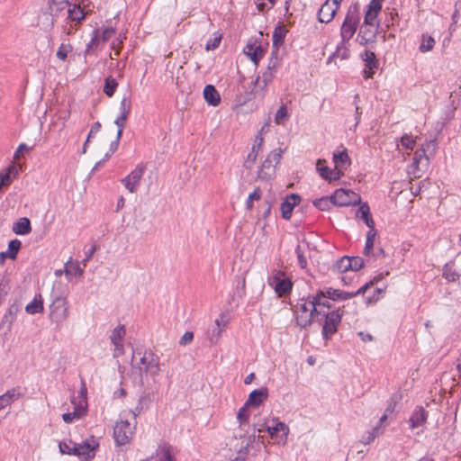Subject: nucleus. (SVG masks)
I'll list each match as a JSON object with an SVG mask.
<instances>
[{"mask_svg": "<svg viewBox=\"0 0 461 461\" xmlns=\"http://www.w3.org/2000/svg\"><path fill=\"white\" fill-rule=\"evenodd\" d=\"M136 355H140V361L133 364V366L139 370L140 375H149L156 376L160 373L159 357L151 350H145L143 353L140 351L134 352L131 361L133 362Z\"/></svg>", "mask_w": 461, "mask_h": 461, "instance_id": "nucleus-1", "label": "nucleus"}, {"mask_svg": "<svg viewBox=\"0 0 461 461\" xmlns=\"http://www.w3.org/2000/svg\"><path fill=\"white\" fill-rule=\"evenodd\" d=\"M361 19L357 4L351 5L346 14L340 27V37L344 42H348L356 33Z\"/></svg>", "mask_w": 461, "mask_h": 461, "instance_id": "nucleus-2", "label": "nucleus"}, {"mask_svg": "<svg viewBox=\"0 0 461 461\" xmlns=\"http://www.w3.org/2000/svg\"><path fill=\"white\" fill-rule=\"evenodd\" d=\"M258 432L267 431L275 444L285 445L289 434V427L277 418L272 420V423L265 422L261 428L258 429Z\"/></svg>", "mask_w": 461, "mask_h": 461, "instance_id": "nucleus-3", "label": "nucleus"}, {"mask_svg": "<svg viewBox=\"0 0 461 461\" xmlns=\"http://www.w3.org/2000/svg\"><path fill=\"white\" fill-rule=\"evenodd\" d=\"M312 295L307 299L301 298L296 304V323L301 328H307L316 321L315 315L312 314Z\"/></svg>", "mask_w": 461, "mask_h": 461, "instance_id": "nucleus-4", "label": "nucleus"}, {"mask_svg": "<svg viewBox=\"0 0 461 461\" xmlns=\"http://www.w3.org/2000/svg\"><path fill=\"white\" fill-rule=\"evenodd\" d=\"M318 322L324 320L321 330L322 338L325 340H329L338 330V326L342 319V312L340 309L323 312L322 316H320Z\"/></svg>", "mask_w": 461, "mask_h": 461, "instance_id": "nucleus-5", "label": "nucleus"}, {"mask_svg": "<svg viewBox=\"0 0 461 461\" xmlns=\"http://www.w3.org/2000/svg\"><path fill=\"white\" fill-rule=\"evenodd\" d=\"M268 285L274 288L279 297L289 294L293 288V283L282 270L274 269L267 279Z\"/></svg>", "mask_w": 461, "mask_h": 461, "instance_id": "nucleus-6", "label": "nucleus"}, {"mask_svg": "<svg viewBox=\"0 0 461 461\" xmlns=\"http://www.w3.org/2000/svg\"><path fill=\"white\" fill-rule=\"evenodd\" d=\"M233 438H234V440H238V439L241 440L240 445L237 443L235 445H232V447L238 454V456L236 457V459L244 461L249 454V448L256 441V434L252 433L250 435H248L246 427H243V430H242V429H240V427L239 426L238 429H236L234 432Z\"/></svg>", "mask_w": 461, "mask_h": 461, "instance_id": "nucleus-7", "label": "nucleus"}, {"mask_svg": "<svg viewBox=\"0 0 461 461\" xmlns=\"http://www.w3.org/2000/svg\"><path fill=\"white\" fill-rule=\"evenodd\" d=\"M69 5L67 0H60V2L49 1L47 11L41 16V23L45 29H51L56 22L59 13L65 10Z\"/></svg>", "mask_w": 461, "mask_h": 461, "instance_id": "nucleus-8", "label": "nucleus"}, {"mask_svg": "<svg viewBox=\"0 0 461 461\" xmlns=\"http://www.w3.org/2000/svg\"><path fill=\"white\" fill-rule=\"evenodd\" d=\"M134 429L135 426H131L127 420H120L117 421L113 429L115 443L119 446L128 444L134 433Z\"/></svg>", "mask_w": 461, "mask_h": 461, "instance_id": "nucleus-9", "label": "nucleus"}, {"mask_svg": "<svg viewBox=\"0 0 461 461\" xmlns=\"http://www.w3.org/2000/svg\"><path fill=\"white\" fill-rule=\"evenodd\" d=\"M280 158L281 152L276 150L271 151L262 163L258 172V178L266 181L270 180L276 173V164L279 162Z\"/></svg>", "mask_w": 461, "mask_h": 461, "instance_id": "nucleus-10", "label": "nucleus"}, {"mask_svg": "<svg viewBox=\"0 0 461 461\" xmlns=\"http://www.w3.org/2000/svg\"><path fill=\"white\" fill-rule=\"evenodd\" d=\"M334 205L337 206H350L356 205L361 203V197L358 194L352 190L337 189L333 194H331Z\"/></svg>", "mask_w": 461, "mask_h": 461, "instance_id": "nucleus-11", "label": "nucleus"}, {"mask_svg": "<svg viewBox=\"0 0 461 461\" xmlns=\"http://www.w3.org/2000/svg\"><path fill=\"white\" fill-rule=\"evenodd\" d=\"M342 0H326L318 12V21L329 23L331 22L339 10Z\"/></svg>", "mask_w": 461, "mask_h": 461, "instance_id": "nucleus-12", "label": "nucleus"}, {"mask_svg": "<svg viewBox=\"0 0 461 461\" xmlns=\"http://www.w3.org/2000/svg\"><path fill=\"white\" fill-rule=\"evenodd\" d=\"M50 316L57 321L60 322L68 317V302L63 298L57 296L50 306Z\"/></svg>", "mask_w": 461, "mask_h": 461, "instance_id": "nucleus-13", "label": "nucleus"}, {"mask_svg": "<svg viewBox=\"0 0 461 461\" xmlns=\"http://www.w3.org/2000/svg\"><path fill=\"white\" fill-rule=\"evenodd\" d=\"M361 59L365 62V68L363 70L364 78H372L375 70L378 69L379 68V61L376 59L375 52L370 50H365L361 54Z\"/></svg>", "mask_w": 461, "mask_h": 461, "instance_id": "nucleus-14", "label": "nucleus"}, {"mask_svg": "<svg viewBox=\"0 0 461 461\" xmlns=\"http://www.w3.org/2000/svg\"><path fill=\"white\" fill-rule=\"evenodd\" d=\"M278 66V60L276 58H269L268 65L267 69L262 72L260 76L252 81L253 86H256L260 82L262 83V88H266L267 86L273 80L274 73Z\"/></svg>", "mask_w": 461, "mask_h": 461, "instance_id": "nucleus-15", "label": "nucleus"}, {"mask_svg": "<svg viewBox=\"0 0 461 461\" xmlns=\"http://www.w3.org/2000/svg\"><path fill=\"white\" fill-rule=\"evenodd\" d=\"M313 303H312V314L315 315L316 321H319V317L322 316L324 311L322 308L330 309V299H326L324 295V290H318L317 293L312 295Z\"/></svg>", "mask_w": 461, "mask_h": 461, "instance_id": "nucleus-16", "label": "nucleus"}, {"mask_svg": "<svg viewBox=\"0 0 461 461\" xmlns=\"http://www.w3.org/2000/svg\"><path fill=\"white\" fill-rule=\"evenodd\" d=\"M144 170V166H138L122 180V183L124 185L125 188L128 189L131 193H135L137 191L140 181L143 176Z\"/></svg>", "mask_w": 461, "mask_h": 461, "instance_id": "nucleus-17", "label": "nucleus"}, {"mask_svg": "<svg viewBox=\"0 0 461 461\" xmlns=\"http://www.w3.org/2000/svg\"><path fill=\"white\" fill-rule=\"evenodd\" d=\"M126 334V330L124 325L117 326L110 336L111 342L114 346L113 357H119L124 354V348L122 340Z\"/></svg>", "mask_w": 461, "mask_h": 461, "instance_id": "nucleus-18", "label": "nucleus"}, {"mask_svg": "<svg viewBox=\"0 0 461 461\" xmlns=\"http://www.w3.org/2000/svg\"><path fill=\"white\" fill-rule=\"evenodd\" d=\"M97 444L91 445L88 441L73 444V455L78 456L82 460L88 461L95 456V449Z\"/></svg>", "mask_w": 461, "mask_h": 461, "instance_id": "nucleus-19", "label": "nucleus"}, {"mask_svg": "<svg viewBox=\"0 0 461 461\" xmlns=\"http://www.w3.org/2000/svg\"><path fill=\"white\" fill-rule=\"evenodd\" d=\"M316 170L319 175L325 180L334 181L340 178L343 176V172L340 169H330L325 166V160L319 158L316 163Z\"/></svg>", "mask_w": 461, "mask_h": 461, "instance_id": "nucleus-20", "label": "nucleus"}, {"mask_svg": "<svg viewBox=\"0 0 461 461\" xmlns=\"http://www.w3.org/2000/svg\"><path fill=\"white\" fill-rule=\"evenodd\" d=\"M301 201V197L298 194H291L285 197L280 205V211L282 217L285 220H289L292 216V212L295 205Z\"/></svg>", "mask_w": 461, "mask_h": 461, "instance_id": "nucleus-21", "label": "nucleus"}, {"mask_svg": "<svg viewBox=\"0 0 461 461\" xmlns=\"http://www.w3.org/2000/svg\"><path fill=\"white\" fill-rule=\"evenodd\" d=\"M437 147V142L435 140L427 141L425 145H422L420 149H417L413 156V164L418 167L420 164H422L423 160L425 161V166L428 165L429 156L427 155V150L430 148L434 151Z\"/></svg>", "mask_w": 461, "mask_h": 461, "instance_id": "nucleus-22", "label": "nucleus"}, {"mask_svg": "<svg viewBox=\"0 0 461 461\" xmlns=\"http://www.w3.org/2000/svg\"><path fill=\"white\" fill-rule=\"evenodd\" d=\"M20 305L16 302L13 303L9 308L7 309L6 312L3 316V319L0 323L1 328H6V331H11L12 325L14 321L16 319V315L20 311Z\"/></svg>", "mask_w": 461, "mask_h": 461, "instance_id": "nucleus-23", "label": "nucleus"}, {"mask_svg": "<svg viewBox=\"0 0 461 461\" xmlns=\"http://www.w3.org/2000/svg\"><path fill=\"white\" fill-rule=\"evenodd\" d=\"M267 397L268 390L267 387L254 390L249 393V398L246 401V405L258 407L267 399Z\"/></svg>", "mask_w": 461, "mask_h": 461, "instance_id": "nucleus-24", "label": "nucleus"}, {"mask_svg": "<svg viewBox=\"0 0 461 461\" xmlns=\"http://www.w3.org/2000/svg\"><path fill=\"white\" fill-rule=\"evenodd\" d=\"M203 98L208 104L217 106L221 102V96L215 86L212 85H206L203 88Z\"/></svg>", "mask_w": 461, "mask_h": 461, "instance_id": "nucleus-25", "label": "nucleus"}, {"mask_svg": "<svg viewBox=\"0 0 461 461\" xmlns=\"http://www.w3.org/2000/svg\"><path fill=\"white\" fill-rule=\"evenodd\" d=\"M442 276L447 282H456L461 275L457 272L455 267V261H449L443 266Z\"/></svg>", "mask_w": 461, "mask_h": 461, "instance_id": "nucleus-26", "label": "nucleus"}, {"mask_svg": "<svg viewBox=\"0 0 461 461\" xmlns=\"http://www.w3.org/2000/svg\"><path fill=\"white\" fill-rule=\"evenodd\" d=\"M428 418V412L423 407H417L412 412L410 418V423L411 428H418L421 426Z\"/></svg>", "mask_w": 461, "mask_h": 461, "instance_id": "nucleus-27", "label": "nucleus"}, {"mask_svg": "<svg viewBox=\"0 0 461 461\" xmlns=\"http://www.w3.org/2000/svg\"><path fill=\"white\" fill-rule=\"evenodd\" d=\"M13 231L17 235H26L32 231L31 221L27 217L20 218L14 223Z\"/></svg>", "mask_w": 461, "mask_h": 461, "instance_id": "nucleus-28", "label": "nucleus"}, {"mask_svg": "<svg viewBox=\"0 0 461 461\" xmlns=\"http://www.w3.org/2000/svg\"><path fill=\"white\" fill-rule=\"evenodd\" d=\"M151 396L149 393H143L138 401V404L136 405L135 409L133 411H131V412L133 415V418H136L138 415H140L144 410L149 409L150 403H151Z\"/></svg>", "mask_w": 461, "mask_h": 461, "instance_id": "nucleus-29", "label": "nucleus"}, {"mask_svg": "<svg viewBox=\"0 0 461 461\" xmlns=\"http://www.w3.org/2000/svg\"><path fill=\"white\" fill-rule=\"evenodd\" d=\"M377 26L369 27L366 26V28H361L358 33V37L360 38V44L365 45L368 42L375 41L376 37Z\"/></svg>", "mask_w": 461, "mask_h": 461, "instance_id": "nucleus-30", "label": "nucleus"}, {"mask_svg": "<svg viewBox=\"0 0 461 461\" xmlns=\"http://www.w3.org/2000/svg\"><path fill=\"white\" fill-rule=\"evenodd\" d=\"M333 162L335 164V169H340L343 172L348 165H350V158L346 149L343 151L333 154Z\"/></svg>", "mask_w": 461, "mask_h": 461, "instance_id": "nucleus-31", "label": "nucleus"}, {"mask_svg": "<svg viewBox=\"0 0 461 461\" xmlns=\"http://www.w3.org/2000/svg\"><path fill=\"white\" fill-rule=\"evenodd\" d=\"M25 311L29 314L42 313L44 311L43 299L41 294H37L33 300L25 307Z\"/></svg>", "mask_w": 461, "mask_h": 461, "instance_id": "nucleus-32", "label": "nucleus"}, {"mask_svg": "<svg viewBox=\"0 0 461 461\" xmlns=\"http://www.w3.org/2000/svg\"><path fill=\"white\" fill-rule=\"evenodd\" d=\"M287 32V29L283 24H279L275 28L272 35L273 46L275 48H278L283 44Z\"/></svg>", "mask_w": 461, "mask_h": 461, "instance_id": "nucleus-33", "label": "nucleus"}, {"mask_svg": "<svg viewBox=\"0 0 461 461\" xmlns=\"http://www.w3.org/2000/svg\"><path fill=\"white\" fill-rule=\"evenodd\" d=\"M357 217H360L368 228L375 227V221L370 214V208L367 203H362L357 210Z\"/></svg>", "mask_w": 461, "mask_h": 461, "instance_id": "nucleus-34", "label": "nucleus"}, {"mask_svg": "<svg viewBox=\"0 0 461 461\" xmlns=\"http://www.w3.org/2000/svg\"><path fill=\"white\" fill-rule=\"evenodd\" d=\"M20 396V393H17L16 389H12L7 391L5 393L0 395V410L5 407L10 405L15 400H17Z\"/></svg>", "mask_w": 461, "mask_h": 461, "instance_id": "nucleus-35", "label": "nucleus"}, {"mask_svg": "<svg viewBox=\"0 0 461 461\" xmlns=\"http://www.w3.org/2000/svg\"><path fill=\"white\" fill-rule=\"evenodd\" d=\"M249 405H246V402L244 405L240 408L237 413V420L240 424V429L243 430V427H249V417L250 413L249 411Z\"/></svg>", "mask_w": 461, "mask_h": 461, "instance_id": "nucleus-36", "label": "nucleus"}, {"mask_svg": "<svg viewBox=\"0 0 461 461\" xmlns=\"http://www.w3.org/2000/svg\"><path fill=\"white\" fill-rule=\"evenodd\" d=\"M348 43V42H344L343 40H341L340 43L337 46L335 52H333V54L329 58L328 62L335 57L340 58L341 59H348L349 58Z\"/></svg>", "mask_w": 461, "mask_h": 461, "instance_id": "nucleus-37", "label": "nucleus"}, {"mask_svg": "<svg viewBox=\"0 0 461 461\" xmlns=\"http://www.w3.org/2000/svg\"><path fill=\"white\" fill-rule=\"evenodd\" d=\"M68 19L72 22H81L86 17V13L80 5H75L74 7L68 9Z\"/></svg>", "mask_w": 461, "mask_h": 461, "instance_id": "nucleus-38", "label": "nucleus"}, {"mask_svg": "<svg viewBox=\"0 0 461 461\" xmlns=\"http://www.w3.org/2000/svg\"><path fill=\"white\" fill-rule=\"evenodd\" d=\"M375 235L376 230L375 227L369 228V230L366 233V240L364 248V254L366 256H369L373 250Z\"/></svg>", "mask_w": 461, "mask_h": 461, "instance_id": "nucleus-39", "label": "nucleus"}, {"mask_svg": "<svg viewBox=\"0 0 461 461\" xmlns=\"http://www.w3.org/2000/svg\"><path fill=\"white\" fill-rule=\"evenodd\" d=\"M118 86V83L115 78H113L112 76H109L104 80V93L109 96L112 97Z\"/></svg>", "mask_w": 461, "mask_h": 461, "instance_id": "nucleus-40", "label": "nucleus"}, {"mask_svg": "<svg viewBox=\"0 0 461 461\" xmlns=\"http://www.w3.org/2000/svg\"><path fill=\"white\" fill-rule=\"evenodd\" d=\"M435 43L436 41L433 37L428 34H422L419 50L423 53L430 51L434 48Z\"/></svg>", "mask_w": 461, "mask_h": 461, "instance_id": "nucleus-41", "label": "nucleus"}, {"mask_svg": "<svg viewBox=\"0 0 461 461\" xmlns=\"http://www.w3.org/2000/svg\"><path fill=\"white\" fill-rule=\"evenodd\" d=\"M65 273L67 276L74 275L76 276H81L84 274V269L80 267L78 263H74L69 260L65 266Z\"/></svg>", "mask_w": 461, "mask_h": 461, "instance_id": "nucleus-42", "label": "nucleus"}, {"mask_svg": "<svg viewBox=\"0 0 461 461\" xmlns=\"http://www.w3.org/2000/svg\"><path fill=\"white\" fill-rule=\"evenodd\" d=\"M313 205L321 211H328L331 205H334L330 196H323L313 201Z\"/></svg>", "mask_w": 461, "mask_h": 461, "instance_id": "nucleus-43", "label": "nucleus"}, {"mask_svg": "<svg viewBox=\"0 0 461 461\" xmlns=\"http://www.w3.org/2000/svg\"><path fill=\"white\" fill-rule=\"evenodd\" d=\"M21 246L22 242L19 240H12L8 244V250L6 251V253L8 254V258L11 259H15L21 249Z\"/></svg>", "mask_w": 461, "mask_h": 461, "instance_id": "nucleus-44", "label": "nucleus"}, {"mask_svg": "<svg viewBox=\"0 0 461 461\" xmlns=\"http://www.w3.org/2000/svg\"><path fill=\"white\" fill-rule=\"evenodd\" d=\"M351 263L349 261V257L344 256L339 260H337L336 264L334 265V268L339 272L344 273L348 270H350Z\"/></svg>", "mask_w": 461, "mask_h": 461, "instance_id": "nucleus-45", "label": "nucleus"}, {"mask_svg": "<svg viewBox=\"0 0 461 461\" xmlns=\"http://www.w3.org/2000/svg\"><path fill=\"white\" fill-rule=\"evenodd\" d=\"M73 46L70 43H61L59 47L56 56L60 60H66L68 54L71 52Z\"/></svg>", "mask_w": 461, "mask_h": 461, "instance_id": "nucleus-46", "label": "nucleus"}, {"mask_svg": "<svg viewBox=\"0 0 461 461\" xmlns=\"http://www.w3.org/2000/svg\"><path fill=\"white\" fill-rule=\"evenodd\" d=\"M14 170V167H9L6 171L0 172V188L7 186L12 183L13 179L15 177L14 175L13 176H11V172Z\"/></svg>", "mask_w": 461, "mask_h": 461, "instance_id": "nucleus-47", "label": "nucleus"}, {"mask_svg": "<svg viewBox=\"0 0 461 461\" xmlns=\"http://www.w3.org/2000/svg\"><path fill=\"white\" fill-rule=\"evenodd\" d=\"M262 192L259 187L255 188V190L249 195L246 202V209L250 211L253 208V202L258 201L261 198Z\"/></svg>", "mask_w": 461, "mask_h": 461, "instance_id": "nucleus-48", "label": "nucleus"}, {"mask_svg": "<svg viewBox=\"0 0 461 461\" xmlns=\"http://www.w3.org/2000/svg\"><path fill=\"white\" fill-rule=\"evenodd\" d=\"M265 53V50L261 45L255 46L253 52L249 53V57L250 58L251 61L258 65V63L260 61V59L263 58Z\"/></svg>", "mask_w": 461, "mask_h": 461, "instance_id": "nucleus-49", "label": "nucleus"}, {"mask_svg": "<svg viewBox=\"0 0 461 461\" xmlns=\"http://www.w3.org/2000/svg\"><path fill=\"white\" fill-rule=\"evenodd\" d=\"M84 411V409L76 408L72 412L64 413L62 419L66 423H71L76 418H80Z\"/></svg>", "mask_w": 461, "mask_h": 461, "instance_id": "nucleus-50", "label": "nucleus"}, {"mask_svg": "<svg viewBox=\"0 0 461 461\" xmlns=\"http://www.w3.org/2000/svg\"><path fill=\"white\" fill-rule=\"evenodd\" d=\"M131 109V101L130 97L123 96L120 103V115L127 116L129 115Z\"/></svg>", "mask_w": 461, "mask_h": 461, "instance_id": "nucleus-51", "label": "nucleus"}, {"mask_svg": "<svg viewBox=\"0 0 461 461\" xmlns=\"http://www.w3.org/2000/svg\"><path fill=\"white\" fill-rule=\"evenodd\" d=\"M400 143L403 148L407 149H413L416 141L411 135L405 133L402 136Z\"/></svg>", "mask_w": 461, "mask_h": 461, "instance_id": "nucleus-52", "label": "nucleus"}, {"mask_svg": "<svg viewBox=\"0 0 461 461\" xmlns=\"http://www.w3.org/2000/svg\"><path fill=\"white\" fill-rule=\"evenodd\" d=\"M221 41V34L214 33L213 38H211L207 41L205 45L206 50H213L217 49L220 45V42Z\"/></svg>", "mask_w": 461, "mask_h": 461, "instance_id": "nucleus-53", "label": "nucleus"}, {"mask_svg": "<svg viewBox=\"0 0 461 461\" xmlns=\"http://www.w3.org/2000/svg\"><path fill=\"white\" fill-rule=\"evenodd\" d=\"M379 432V427L375 426L372 430L367 431L362 438V442L366 445L375 440Z\"/></svg>", "mask_w": 461, "mask_h": 461, "instance_id": "nucleus-54", "label": "nucleus"}, {"mask_svg": "<svg viewBox=\"0 0 461 461\" xmlns=\"http://www.w3.org/2000/svg\"><path fill=\"white\" fill-rule=\"evenodd\" d=\"M155 461H174L169 448L166 446L161 447L160 451L158 453V458Z\"/></svg>", "mask_w": 461, "mask_h": 461, "instance_id": "nucleus-55", "label": "nucleus"}, {"mask_svg": "<svg viewBox=\"0 0 461 461\" xmlns=\"http://www.w3.org/2000/svg\"><path fill=\"white\" fill-rule=\"evenodd\" d=\"M340 291L339 289H334L330 287L324 291V295L326 299H330L332 301H340Z\"/></svg>", "mask_w": 461, "mask_h": 461, "instance_id": "nucleus-56", "label": "nucleus"}, {"mask_svg": "<svg viewBox=\"0 0 461 461\" xmlns=\"http://www.w3.org/2000/svg\"><path fill=\"white\" fill-rule=\"evenodd\" d=\"M127 116H124V115H119L115 121H114V124L118 127V130H117V134L118 135V139H121L122 138V131H123V129H124V126H125V122L127 121Z\"/></svg>", "mask_w": 461, "mask_h": 461, "instance_id": "nucleus-57", "label": "nucleus"}, {"mask_svg": "<svg viewBox=\"0 0 461 461\" xmlns=\"http://www.w3.org/2000/svg\"><path fill=\"white\" fill-rule=\"evenodd\" d=\"M99 41V32L98 30H95L93 32V36L91 38V41L87 43L86 50H85V56L88 55L91 52V50L94 46H96Z\"/></svg>", "mask_w": 461, "mask_h": 461, "instance_id": "nucleus-58", "label": "nucleus"}, {"mask_svg": "<svg viewBox=\"0 0 461 461\" xmlns=\"http://www.w3.org/2000/svg\"><path fill=\"white\" fill-rule=\"evenodd\" d=\"M288 117L287 108L285 104H282L279 109L277 110L275 121L276 124H280L283 120L286 119Z\"/></svg>", "mask_w": 461, "mask_h": 461, "instance_id": "nucleus-59", "label": "nucleus"}, {"mask_svg": "<svg viewBox=\"0 0 461 461\" xmlns=\"http://www.w3.org/2000/svg\"><path fill=\"white\" fill-rule=\"evenodd\" d=\"M382 9V0H371L366 6V11L378 14Z\"/></svg>", "mask_w": 461, "mask_h": 461, "instance_id": "nucleus-60", "label": "nucleus"}, {"mask_svg": "<svg viewBox=\"0 0 461 461\" xmlns=\"http://www.w3.org/2000/svg\"><path fill=\"white\" fill-rule=\"evenodd\" d=\"M349 261L351 263L350 270L358 271L364 267V260L360 257H349Z\"/></svg>", "mask_w": 461, "mask_h": 461, "instance_id": "nucleus-61", "label": "nucleus"}, {"mask_svg": "<svg viewBox=\"0 0 461 461\" xmlns=\"http://www.w3.org/2000/svg\"><path fill=\"white\" fill-rule=\"evenodd\" d=\"M73 444H75V442H73L72 440H69L68 442H60L59 444V451L62 454L73 455Z\"/></svg>", "mask_w": 461, "mask_h": 461, "instance_id": "nucleus-62", "label": "nucleus"}, {"mask_svg": "<svg viewBox=\"0 0 461 461\" xmlns=\"http://www.w3.org/2000/svg\"><path fill=\"white\" fill-rule=\"evenodd\" d=\"M221 332V330L220 328V321L219 320H215V327L212 330L209 338L212 343H215L218 340V338L220 337Z\"/></svg>", "mask_w": 461, "mask_h": 461, "instance_id": "nucleus-63", "label": "nucleus"}, {"mask_svg": "<svg viewBox=\"0 0 461 461\" xmlns=\"http://www.w3.org/2000/svg\"><path fill=\"white\" fill-rule=\"evenodd\" d=\"M377 14L370 13V11H366L365 17H364V24L365 26L374 27L375 22L376 19Z\"/></svg>", "mask_w": 461, "mask_h": 461, "instance_id": "nucleus-64", "label": "nucleus"}]
</instances>
